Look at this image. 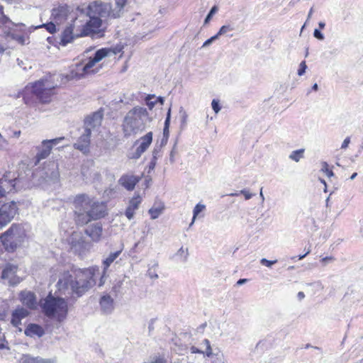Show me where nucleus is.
Returning <instances> with one entry per match:
<instances>
[{
	"mask_svg": "<svg viewBox=\"0 0 363 363\" xmlns=\"http://www.w3.org/2000/svg\"><path fill=\"white\" fill-rule=\"evenodd\" d=\"M321 170L325 173L328 177L330 178L334 175L333 170L330 168L328 164L326 162H323L322 163V169Z\"/></svg>",
	"mask_w": 363,
	"mask_h": 363,
	"instance_id": "obj_35",
	"label": "nucleus"
},
{
	"mask_svg": "<svg viewBox=\"0 0 363 363\" xmlns=\"http://www.w3.org/2000/svg\"><path fill=\"white\" fill-rule=\"evenodd\" d=\"M18 182V179L16 178L9 180L10 188H9L6 191L2 186L4 183V179H0V199L5 197L6 194L15 192L16 191V186Z\"/></svg>",
	"mask_w": 363,
	"mask_h": 363,
	"instance_id": "obj_26",
	"label": "nucleus"
},
{
	"mask_svg": "<svg viewBox=\"0 0 363 363\" xmlns=\"http://www.w3.org/2000/svg\"><path fill=\"white\" fill-rule=\"evenodd\" d=\"M21 360L22 363H48V361L40 357H33L30 354H23Z\"/></svg>",
	"mask_w": 363,
	"mask_h": 363,
	"instance_id": "obj_29",
	"label": "nucleus"
},
{
	"mask_svg": "<svg viewBox=\"0 0 363 363\" xmlns=\"http://www.w3.org/2000/svg\"><path fill=\"white\" fill-rule=\"evenodd\" d=\"M156 161H157V158L155 157H154L152 160V161L150 162V167L151 168H154V167L155 166L156 164Z\"/></svg>",
	"mask_w": 363,
	"mask_h": 363,
	"instance_id": "obj_50",
	"label": "nucleus"
},
{
	"mask_svg": "<svg viewBox=\"0 0 363 363\" xmlns=\"http://www.w3.org/2000/svg\"><path fill=\"white\" fill-rule=\"evenodd\" d=\"M306 67H307V66H306V62L305 61H302L300 63V65H299V67H298V74L299 76L303 75L305 73V72H306Z\"/></svg>",
	"mask_w": 363,
	"mask_h": 363,
	"instance_id": "obj_41",
	"label": "nucleus"
},
{
	"mask_svg": "<svg viewBox=\"0 0 363 363\" xmlns=\"http://www.w3.org/2000/svg\"><path fill=\"white\" fill-rule=\"evenodd\" d=\"M217 11H218L217 6H213L209 12L210 15H213Z\"/></svg>",
	"mask_w": 363,
	"mask_h": 363,
	"instance_id": "obj_52",
	"label": "nucleus"
},
{
	"mask_svg": "<svg viewBox=\"0 0 363 363\" xmlns=\"http://www.w3.org/2000/svg\"><path fill=\"white\" fill-rule=\"evenodd\" d=\"M157 100L161 102V104L163 103V99L162 97H158Z\"/></svg>",
	"mask_w": 363,
	"mask_h": 363,
	"instance_id": "obj_63",
	"label": "nucleus"
},
{
	"mask_svg": "<svg viewBox=\"0 0 363 363\" xmlns=\"http://www.w3.org/2000/svg\"><path fill=\"white\" fill-rule=\"evenodd\" d=\"M103 119L102 111L94 112L90 116L86 117L84 124L86 125L84 133L78 138L77 143L74 144V147L84 154L89 152L91 144V129L101 125Z\"/></svg>",
	"mask_w": 363,
	"mask_h": 363,
	"instance_id": "obj_6",
	"label": "nucleus"
},
{
	"mask_svg": "<svg viewBox=\"0 0 363 363\" xmlns=\"http://www.w3.org/2000/svg\"><path fill=\"white\" fill-rule=\"evenodd\" d=\"M247 280L246 279H240L237 281L238 285H241L244 283H245Z\"/></svg>",
	"mask_w": 363,
	"mask_h": 363,
	"instance_id": "obj_53",
	"label": "nucleus"
},
{
	"mask_svg": "<svg viewBox=\"0 0 363 363\" xmlns=\"http://www.w3.org/2000/svg\"><path fill=\"white\" fill-rule=\"evenodd\" d=\"M218 38V35H215L213 36H212L211 38H210L209 39H208L207 40H206L203 45V47L204 46H206L208 45H209L210 43H211L214 40L217 39Z\"/></svg>",
	"mask_w": 363,
	"mask_h": 363,
	"instance_id": "obj_45",
	"label": "nucleus"
},
{
	"mask_svg": "<svg viewBox=\"0 0 363 363\" xmlns=\"http://www.w3.org/2000/svg\"><path fill=\"white\" fill-rule=\"evenodd\" d=\"M29 314L30 312L28 309L24 308L23 307L21 306L17 307L11 313V325L16 328H18L19 331H21L22 329L20 328V326L21 325V321L23 319L28 317Z\"/></svg>",
	"mask_w": 363,
	"mask_h": 363,
	"instance_id": "obj_16",
	"label": "nucleus"
},
{
	"mask_svg": "<svg viewBox=\"0 0 363 363\" xmlns=\"http://www.w3.org/2000/svg\"><path fill=\"white\" fill-rule=\"evenodd\" d=\"M357 175V172H354L352 174V176L350 177V179H354Z\"/></svg>",
	"mask_w": 363,
	"mask_h": 363,
	"instance_id": "obj_60",
	"label": "nucleus"
},
{
	"mask_svg": "<svg viewBox=\"0 0 363 363\" xmlns=\"http://www.w3.org/2000/svg\"><path fill=\"white\" fill-rule=\"evenodd\" d=\"M39 28H44L50 34H54L57 31L56 26L52 22L43 23L39 26Z\"/></svg>",
	"mask_w": 363,
	"mask_h": 363,
	"instance_id": "obj_33",
	"label": "nucleus"
},
{
	"mask_svg": "<svg viewBox=\"0 0 363 363\" xmlns=\"http://www.w3.org/2000/svg\"><path fill=\"white\" fill-rule=\"evenodd\" d=\"M213 15H210V13H208V14L207 15L206 19H205V23H208V21L211 20V17H212Z\"/></svg>",
	"mask_w": 363,
	"mask_h": 363,
	"instance_id": "obj_55",
	"label": "nucleus"
},
{
	"mask_svg": "<svg viewBox=\"0 0 363 363\" xmlns=\"http://www.w3.org/2000/svg\"><path fill=\"white\" fill-rule=\"evenodd\" d=\"M77 38V37H75V33L72 26L70 25V23H69L65 26L63 31L62 32L60 43L62 45H66L67 44L72 43L74 39Z\"/></svg>",
	"mask_w": 363,
	"mask_h": 363,
	"instance_id": "obj_23",
	"label": "nucleus"
},
{
	"mask_svg": "<svg viewBox=\"0 0 363 363\" xmlns=\"http://www.w3.org/2000/svg\"><path fill=\"white\" fill-rule=\"evenodd\" d=\"M89 19L84 22L85 23V36L91 38H103L106 31V27L104 26V22L101 16L89 14Z\"/></svg>",
	"mask_w": 363,
	"mask_h": 363,
	"instance_id": "obj_9",
	"label": "nucleus"
},
{
	"mask_svg": "<svg viewBox=\"0 0 363 363\" xmlns=\"http://www.w3.org/2000/svg\"><path fill=\"white\" fill-rule=\"evenodd\" d=\"M87 13L105 18L106 20L119 18L123 13L120 9L113 8L110 3H105L100 0L90 3L87 7Z\"/></svg>",
	"mask_w": 363,
	"mask_h": 363,
	"instance_id": "obj_7",
	"label": "nucleus"
},
{
	"mask_svg": "<svg viewBox=\"0 0 363 363\" xmlns=\"http://www.w3.org/2000/svg\"><path fill=\"white\" fill-rule=\"evenodd\" d=\"M304 149H300L293 151L290 155L289 157L295 161L298 162L301 158L303 157Z\"/></svg>",
	"mask_w": 363,
	"mask_h": 363,
	"instance_id": "obj_32",
	"label": "nucleus"
},
{
	"mask_svg": "<svg viewBox=\"0 0 363 363\" xmlns=\"http://www.w3.org/2000/svg\"><path fill=\"white\" fill-rule=\"evenodd\" d=\"M123 45L119 44L111 48H102L101 50L106 51V57L109 56L111 54H121L120 57H121L123 55Z\"/></svg>",
	"mask_w": 363,
	"mask_h": 363,
	"instance_id": "obj_30",
	"label": "nucleus"
},
{
	"mask_svg": "<svg viewBox=\"0 0 363 363\" xmlns=\"http://www.w3.org/2000/svg\"><path fill=\"white\" fill-rule=\"evenodd\" d=\"M298 297L301 299V298H303L305 297V294L302 291H300L298 293Z\"/></svg>",
	"mask_w": 363,
	"mask_h": 363,
	"instance_id": "obj_56",
	"label": "nucleus"
},
{
	"mask_svg": "<svg viewBox=\"0 0 363 363\" xmlns=\"http://www.w3.org/2000/svg\"><path fill=\"white\" fill-rule=\"evenodd\" d=\"M350 143V138L349 137H347L342 142L341 148H342V149L347 148L348 147Z\"/></svg>",
	"mask_w": 363,
	"mask_h": 363,
	"instance_id": "obj_44",
	"label": "nucleus"
},
{
	"mask_svg": "<svg viewBox=\"0 0 363 363\" xmlns=\"http://www.w3.org/2000/svg\"><path fill=\"white\" fill-rule=\"evenodd\" d=\"M16 267L9 265L6 267L1 273V277L3 279H8L11 274H13L15 272Z\"/></svg>",
	"mask_w": 363,
	"mask_h": 363,
	"instance_id": "obj_34",
	"label": "nucleus"
},
{
	"mask_svg": "<svg viewBox=\"0 0 363 363\" xmlns=\"http://www.w3.org/2000/svg\"><path fill=\"white\" fill-rule=\"evenodd\" d=\"M0 22L2 23L3 24H6V23H9V22H10V20H9V17H7L4 13L3 15H1Z\"/></svg>",
	"mask_w": 363,
	"mask_h": 363,
	"instance_id": "obj_46",
	"label": "nucleus"
},
{
	"mask_svg": "<svg viewBox=\"0 0 363 363\" xmlns=\"http://www.w3.org/2000/svg\"><path fill=\"white\" fill-rule=\"evenodd\" d=\"M46 79H40L34 82L28 84L21 92L24 103L32 105L35 103V98L42 104L51 103L57 95V86H48Z\"/></svg>",
	"mask_w": 363,
	"mask_h": 363,
	"instance_id": "obj_2",
	"label": "nucleus"
},
{
	"mask_svg": "<svg viewBox=\"0 0 363 363\" xmlns=\"http://www.w3.org/2000/svg\"><path fill=\"white\" fill-rule=\"evenodd\" d=\"M277 260H268L265 258L261 259L260 262L262 264L270 267L272 264L277 263Z\"/></svg>",
	"mask_w": 363,
	"mask_h": 363,
	"instance_id": "obj_42",
	"label": "nucleus"
},
{
	"mask_svg": "<svg viewBox=\"0 0 363 363\" xmlns=\"http://www.w3.org/2000/svg\"><path fill=\"white\" fill-rule=\"evenodd\" d=\"M20 301L30 310L36 308L37 301L35 294L32 291H23L19 294Z\"/></svg>",
	"mask_w": 363,
	"mask_h": 363,
	"instance_id": "obj_17",
	"label": "nucleus"
},
{
	"mask_svg": "<svg viewBox=\"0 0 363 363\" xmlns=\"http://www.w3.org/2000/svg\"><path fill=\"white\" fill-rule=\"evenodd\" d=\"M102 232L103 228L100 223L92 224L85 230V233L90 237L94 242H99L101 240Z\"/></svg>",
	"mask_w": 363,
	"mask_h": 363,
	"instance_id": "obj_20",
	"label": "nucleus"
},
{
	"mask_svg": "<svg viewBox=\"0 0 363 363\" xmlns=\"http://www.w3.org/2000/svg\"><path fill=\"white\" fill-rule=\"evenodd\" d=\"M151 363H166V361L162 357H156Z\"/></svg>",
	"mask_w": 363,
	"mask_h": 363,
	"instance_id": "obj_49",
	"label": "nucleus"
},
{
	"mask_svg": "<svg viewBox=\"0 0 363 363\" xmlns=\"http://www.w3.org/2000/svg\"><path fill=\"white\" fill-rule=\"evenodd\" d=\"M241 193H242V194H245V198H246L247 199H249L250 198V195H249V194H246L245 191H241Z\"/></svg>",
	"mask_w": 363,
	"mask_h": 363,
	"instance_id": "obj_58",
	"label": "nucleus"
},
{
	"mask_svg": "<svg viewBox=\"0 0 363 363\" xmlns=\"http://www.w3.org/2000/svg\"><path fill=\"white\" fill-rule=\"evenodd\" d=\"M169 133V129H165V127L164 128V135L165 134H168Z\"/></svg>",
	"mask_w": 363,
	"mask_h": 363,
	"instance_id": "obj_62",
	"label": "nucleus"
},
{
	"mask_svg": "<svg viewBox=\"0 0 363 363\" xmlns=\"http://www.w3.org/2000/svg\"><path fill=\"white\" fill-rule=\"evenodd\" d=\"M314 36L319 40H323L324 38L323 35L320 33V31H319L317 29L314 30Z\"/></svg>",
	"mask_w": 363,
	"mask_h": 363,
	"instance_id": "obj_47",
	"label": "nucleus"
},
{
	"mask_svg": "<svg viewBox=\"0 0 363 363\" xmlns=\"http://www.w3.org/2000/svg\"><path fill=\"white\" fill-rule=\"evenodd\" d=\"M128 0H115L116 7L120 9L123 12V9L126 6Z\"/></svg>",
	"mask_w": 363,
	"mask_h": 363,
	"instance_id": "obj_37",
	"label": "nucleus"
},
{
	"mask_svg": "<svg viewBox=\"0 0 363 363\" xmlns=\"http://www.w3.org/2000/svg\"><path fill=\"white\" fill-rule=\"evenodd\" d=\"M319 26H320V28H323V27L325 26V23H319Z\"/></svg>",
	"mask_w": 363,
	"mask_h": 363,
	"instance_id": "obj_64",
	"label": "nucleus"
},
{
	"mask_svg": "<svg viewBox=\"0 0 363 363\" xmlns=\"http://www.w3.org/2000/svg\"><path fill=\"white\" fill-rule=\"evenodd\" d=\"M69 23L74 30L75 37H77V38L86 37L84 29L85 23L83 20H81L78 18H75Z\"/></svg>",
	"mask_w": 363,
	"mask_h": 363,
	"instance_id": "obj_24",
	"label": "nucleus"
},
{
	"mask_svg": "<svg viewBox=\"0 0 363 363\" xmlns=\"http://www.w3.org/2000/svg\"><path fill=\"white\" fill-rule=\"evenodd\" d=\"M38 152L34 158V165H38L42 160L46 159L51 153L52 147L47 144L41 143L40 146L36 147Z\"/></svg>",
	"mask_w": 363,
	"mask_h": 363,
	"instance_id": "obj_21",
	"label": "nucleus"
},
{
	"mask_svg": "<svg viewBox=\"0 0 363 363\" xmlns=\"http://www.w3.org/2000/svg\"><path fill=\"white\" fill-rule=\"evenodd\" d=\"M121 250L111 253L108 257L103 262L104 269H107L113 261L121 255Z\"/></svg>",
	"mask_w": 363,
	"mask_h": 363,
	"instance_id": "obj_31",
	"label": "nucleus"
},
{
	"mask_svg": "<svg viewBox=\"0 0 363 363\" xmlns=\"http://www.w3.org/2000/svg\"><path fill=\"white\" fill-rule=\"evenodd\" d=\"M99 303L101 309L105 312L111 311L113 308V299L108 294L104 295Z\"/></svg>",
	"mask_w": 363,
	"mask_h": 363,
	"instance_id": "obj_25",
	"label": "nucleus"
},
{
	"mask_svg": "<svg viewBox=\"0 0 363 363\" xmlns=\"http://www.w3.org/2000/svg\"><path fill=\"white\" fill-rule=\"evenodd\" d=\"M98 267L76 268L65 271L56 284L55 294L64 296L67 300L76 298L84 295L96 284V274Z\"/></svg>",
	"mask_w": 363,
	"mask_h": 363,
	"instance_id": "obj_1",
	"label": "nucleus"
},
{
	"mask_svg": "<svg viewBox=\"0 0 363 363\" xmlns=\"http://www.w3.org/2000/svg\"><path fill=\"white\" fill-rule=\"evenodd\" d=\"M155 97L154 95H147L145 98L146 104L149 107L150 109H152L155 105L156 104L157 101H152L151 99Z\"/></svg>",
	"mask_w": 363,
	"mask_h": 363,
	"instance_id": "obj_38",
	"label": "nucleus"
},
{
	"mask_svg": "<svg viewBox=\"0 0 363 363\" xmlns=\"http://www.w3.org/2000/svg\"><path fill=\"white\" fill-rule=\"evenodd\" d=\"M140 177L132 174H123L119 179V184L128 191H132L140 182Z\"/></svg>",
	"mask_w": 363,
	"mask_h": 363,
	"instance_id": "obj_19",
	"label": "nucleus"
},
{
	"mask_svg": "<svg viewBox=\"0 0 363 363\" xmlns=\"http://www.w3.org/2000/svg\"><path fill=\"white\" fill-rule=\"evenodd\" d=\"M310 250H308V251L304 254V255H300L298 256V259H302L303 258H304L307 255H308L310 253Z\"/></svg>",
	"mask_w": 363,
	"mask_h": 363,
	"instance_id": "obj_54",
	"label": "nucleus"
},
{
	"mask_svg": "<svg viewBox=\"0 0 363 363\" xmlns=\"http://www.w3.org/2000/svg\"><path fill=\"white\" fill-rule=\"evenodd\" d=\"M164 208L165 206L164 203L160 201L155 203L153 206L148 211L150 218L152 219L157 218L160 216V215L163 212Z\"/></svg>",
	"mask_w": 363,
	"mask_h": 363,
	"instance_id": "obj_27",
	"label": "nucleus"
},
{
	"mask_svg": "<svg viewBox=\"0 0 363 363\" xmlns=\"http://www.w3.org/2000/svg\"><path fill=\"white\" fill-rule=\"evenodd\" d=\"M70 13V7L66 4H58L51 11V18L57 23L66 21Z\"/></svg>",
	"mask_w": 363,
	"mask_h": 363,
	"instance_id": "obj_14",
	"label": "nucleus"
},
{
	"mask_svg": "<svg viewBox=\"0 0 363 363\" xmlns=\"http://www.w3.org/2000/svg\"><path fill=\"white\" fill-rule=\"evenodd\" d=\"M13 135L15 137L18 138L21 135V131L20 130L14 131Z\"/></svg>",
	"mask_w": 363,
	"mask_h": 363,
	"instance_id": "obj_57",
	"label": "nucleus"
},
{
	"mask_svg": "<svg viewBox=\"0 0 363 363\" xmlns=\"http://www.w3.org/2000/svg\"><path fill=\"white\" fill-rule=\"evenodd\" d=\"M143 199L139 194L134 195L129 201L128 207L125 209V215L128 220H131L135 213V211L139 208L142 203Z\"/></svg>",
	"mask_w": 363,
	"mask_h": 363,
	"instance_id": "obj_18",
	"label": "nucleus"
},
{
	"mask_svg": "<svg viewBox=\"0 0 363 363\" xmlns=\"http://www.w3.org/2000/svg\"><path fill=\"white\" fill-rule=\"evenodd\" d=\"M205 209V206L201 203H198L196 205V206L194 208V215H193V219L192 223L194 221L195 218L198 216L199 213L203 211Z\"/></svg>",
	"mask_w": 363,
	"mask_h": 363,
	"instance_id": "obj_36",
	"label": "nucleus"
},
{
	"mask_svg": "<svg viewBox=\"0 0 363 363\" xmlns=\"http://www.w3.org/2000/svg\"><path fill=\"white\" fill-rule=\"evenodd\" d=\"M71 249L79 254L83 252L86 247V242L80 232L74 231L67 238Z\"/></svg>",
	"mask_w": 363,
	"mask_h": 363,
	"instance_id": "obj_13",
	"label": "nucleus"
},
{
	"mask_svg": "<svg viewBox=\"0 0 363 363\" xmlns=\"http://www.w3.org/2000/svg\"><path fill=\"white\" fill-rule=\"evenodd\" d=\"M54 296L50 293L40 301V308L43 314L50 318H55L58 322L63 321L68 313V304L63 296Z\"/></svg>",
	"mask_w": 363,
	"mask_h": 363,
	"instance_id": "obj_5",
	"label": "nucleus"
},
{
	"mask_svg": "<svg viewBox=\"0 0 363 363\" xmlns=\"http://www.w3.org/2000/svg\"><path fill=\"white\" fill-rule=\"evenodd\" d=\"M18 214V207L16 201H9L0 206V229L6 226Z\"/></svg>",
	"mask_w": 363,
	"mask_h": 363,
	"instance_id": "obj_12",
	"label": "nucleus"
},
{
	"mask_svg": "<svg viewBox=\"0 0 363 363\" xmlns=\"http://www.w3.org/2000/svg\"><path fill=\"white\" fill-rule=\"evenodd\" d=\"M152 132H148L135 142V144L139 143V145L137 147L133 158H139L147 150L152 142Z\"/></svg>",
	"mask_w": 363,
	"mask_h": 363,
	"instance_id": "obj_15",
	"label": "nucleus"
},
{
	"mask_svg": "<svg viewBox=\"0 0 363 363\" xmlns=\"http://www.w3.org/2000/svg\"><path fill=\"white\" fill-rule=\"evenodd\" d=\"M92 198L86 194H79L72 200L74 206V220L77 225H81L84 216L91 204Z\"/></svg>",
	"mask_w": 363,
	"mask_h": 363,
	"instance_id": "obj_8",
	"label": "nucleus"
},
{
	"mask_svg": "<svg viewBox=\"0 0 363 363\" xmlns=\"http://www.w3.org/2000/svg\"><path fill=\"white\" fill-rule=\"evenodd\" d=\"M148 117L149 113L147 109L139 106L128 111L121 123L124 137L129 138L145 130Z\"/></svg>",
	"mask_w": 363,
	"mask_h": 363,
	"instance_id": "obj_3",
	"label": "nucleus"
},
{
	"mask_svg": "<svg viewBox=\"0 0 363 363\" xmlns=\"http://www.w3.org/2000/svg\"><path fill=\"white\" fill-rule=\"evenodd\" d=\"M211 106L213 110L216 113H218L221 108L220 106L219 105V101L217 99H213L211 102Z\"/></svg>",
	"mask_w": 363,
	"mask_h": 363,
	"instance_id": "obj_40",
	"label": "nucleus"
},
{
	"mask_svg": "<svg viewBox=\"0 0 363 363\" xmlns=\"http://www.w3.org/2000/svg\"><path fill=\"white\" fill-rule=\"evenodd\" d=\"M334 257H332V256H330V257H325L321 259L320 262L325 264L327 262H330V261H333L334 260Z\"/></svg>",
	"mask_w": 363,
	"mask_h": 363,
	"instance_id": "obj_48",
	"label": "nucleus"
},
{
	"mask_svg": "<svg viewBox=\"0 0 363 363\" xmlns=\"http://www.w3.org/2000/svg\"><path fill=\"white\" fill-rule=\"evenodd\" d=\"M203 342L206 345V350L205 351H202L199 349H198L195 346H191L190 348L191 352L193 354H204L207 357H211L213 354L212 348L211 347L210 342L208 339L203 340Z\"/></svg>",
	"mask_w": 363,
	"mask_h": 363,
	"instance_id": "obj_28",
	"label": "nucleus"
},
{
	"mask_svg": "<svg viewBox=\"0 0 363 363\" xmlns=\"http://www.w3.org/2000/svg\"><path fill=\"white\" fill-rule=\"evenodd\" d=\"M4 6L2 5H0V15H3L4 13Z\"/></svg>",
	"mask_w": 363,
	"mask_h": 363,
	"instance_id": "obj_59",
	"label": "nucleus"
},
{
	"mask_svg": "<svg viewBox=\"0 0 363 363\" xmlns=\"http://www.w3.org/2000/svg\"><path fill=\"white\" fill-rule=\"evenodd\" d=\"M169 116H168L164 122L165 129H169Z\"/></svg>",
	"mask_w": 363,
	"mask_h": 363,
	"instance_id": "obj_51",
	"label": "nucleus"
},
{
	"mask_svg": "<svg viewBox=\"0 0 363 363\" xmlns=\"http://www.w3.org/2000/svg\"><path fill=\"white\" fill-rule=\"evenodd\" d=\"M24 333L28 337H40L45 334L43 328L36 323H30L27 325L24 330Z\"/></svg>",
	"mask_w": 363,
	"mask_h": 363,
	"instance_id": "obj_22",
	"label": "nucleus"
},
{
	"mask_svg": "<svg viewBox=\"0 0 363 363\" xmlns=\"http://www.w3.org/2000/svg\"><path fill=\"white\" fill-rule=\"evenodd\" d=\"M313 89L315 90V91H317L318 90V84H315L313 86Z\"/></svg>",
	"mask_w": 363,
	"mask_h": 363,
	"instance_id": "obj_61",
	"label": "nucleus"
},
{
	"mask_svg": "<svg viewBox=\"0 0 363 363\" xmlns=\"http://www.w3.org/2000/svg\"><path fill=\"white\" fill-rule=\"evenodd\" d=\"M63 138H55V139H52V140H45L43 141V144H47L48 145H50L52 147V146L54 145H56L58 143V142L61 140H62Z\"/></svg>",
	"mask_w": 363,
	"mask_h": 363,
	"instance_id": "obj_39",
	"label": "nucleus"
},
{
	"mask_svg": "<svg viewBox=\"0 0 363 363\" xmlns=\"http://www.w3.org/2000/svg\"><path fill=\"white\" fill-rule=\"evenodd\" d=\"M106 51L99 49L93 56L88 57L83 67V72L86 74H93L99 72L102 68L103 65L100 62L106 57Z\"/></svg>",
	"mask_w": 363,
	"mask_h": 363,
	"instance_id": "obj_11",
	"label": "nucleus"
},
{
	"mask_svg": "<svg viewBox=\"0 0 363 363\" xmlns=\"http://www.w3.org/2000/svg\"><path fill=\"white\" fill-rule=\"evenodd\" d=\"M230 30V27L228 26H223L219 31L218 32V33L216 35H218V37L219 35H221L224 33H225L228 30Z\"/></svg>",
	"mask_w": 363,
	"mask_h": 363,
	"instance_id": "obj_43",
	"label": "nucleus"
},
{
	"mask_svg": "<svg viewBox=\"0 0 363 363\" xmlns=\"http://www.w3.org/2000/svg\"><path fill=\"white\" fill-rule=\"evenodd\" d=\"M28 239L27 231L23 225L14 223L0 235V242L4 250L10 254L15 253L23 247Z\"/></svg>",
	"mask_w": 363,
	"mask_h": 363,
	"instance_id": "obj_4",
	"label": "nucleus"
},
{
	"mask_svg": "<svg viewBox=\"0 0 363 363\" xmlns=\"http://www.w3.org/2000/svg\"><path fill=\"white\" fill-rule=\"evenodd\" d=\"M107 215L106 205L104 202L99 201L92 198L91 204L84 216L81 225H84L92 220L104 218Z\"/></svg>",
	"mask_w": 363,
	"mask_h": 363,
	"instance_id": "obj_10",
	"label": "nucleus"
}]
</instances>
